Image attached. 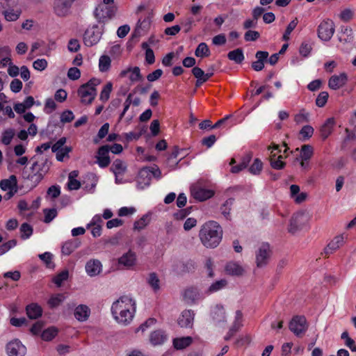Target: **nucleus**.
<instances>
[{
	"label": "nucleus",
	"instance_id": "nucleus-1",
	"mask_svg": "<svg viewBox=\"0 0 356 356\" xmlns=\"http://www.w3.org/2000/svg\"><path fill=\"white\" fill-rule=\"evenodd\" d=\"M136 312V302L129 296H124L114 302L111 307V312L114 318L120 323H129Z\"/></svg>",
	"mask_w": 356,
	"mask_h": 356
},
{
	"label": "nucleus",
	"instance_id": "nucleus-2",
	"mask_svg": "<svg viewBox=\"0 0 356 356\" xmlns=\"http://www.w3.org/2000/svg\"><path fill=\"white\" fill-rule=\"evenodd\" d=\"M199 236L201 242L205 247L214 248L221 241L222 229L218 222L209 221L202 226Z\"/></svg>",
	"mask_w": 356,
	"mask_h": 356
},
{
	"label": "nucleus",
	"instance_id": "nucleus-3",
	"mask_svg": "<svg viewBox=\"0 0 356 356\" xmlns=\"http://www.w3.org/2000/svg\"><path fill=\"white\" fill-rule=\"evenodd\" d=\"M100 83L97 79H91L78 89L79 96L83 104H90L97 95L96 86Z\"/></svg>",
	"mask_w": 356,
	"mask_h": 356
},
{
	"label": "nucleus",
	"instance_id": "nucleus-4",
	"mask_svg": "<svg viewBox=\"0 0 356 356\" xmlns=\"http://www.w3.org/2000/svg\"><path fill=\"white\" fill-rule=\"evenodd\" d=\"M49 168V164L47 159L40 164L38 161L33 163L31 170H32L33 175H26V172H23V177L33 181L35 178V181L38 183L43 179V174L47 172Z\"/></svg>",
	"mask_w": 356,
	"mask_h": 356
},
{
	"label": "nucleus",
	"instance_id": "nucleus-5",
	"mask_svg": "<svg viewBox=\"0 0 356 356\" xmlns=\"http://www.w3.org/2000/svg\"><path fill=\"white\" fill-rule=\"evenodd\" d=\"M102 32L98 25L88 28L83 34V43L87 47H92L98 43Z\"/></svg>",
	"mask_w": 356,
	"mask_h": 356
},
{
	"label": "nucleus",
	"instance_id": "nucleus-6",
	"mask_svg": "<svg viewBox=\"0 0 356 356\" xmlns=\"http://www.w3.org/2000/svg\"><path fill=\"white\" fill-rule=\"evenodd\" d=\"M115 7L105 4L98 5L94 12L95 17L99 23H106L115 15Z\"/></svg>",
	"mask_w": 356,
	"mask_h": 356
},
{
	"label": "nucleus",
	"instance_id": "nucleus-7",
	"mask_svg": "<svg viewBox=\"0 0 356 356\" xmlns=\"http://www.w3.org/2000/svg\"><path fill=\"white\" fill-rule=\"evenodd\" d=\"M272 254L268 243H262L256 252V264L258 268H264L268 264Z\"/></svg>",
	"mask_w": 356,
	"mask_h": 356
},
{
	"label": "nucleus",
	"instance_id": "nucleus-8",
	"mask_svg": "<svg viewBox=\"0 0 356 356\" xmlns=\"http://www.w3.org/2000/svg\"><path fill=\"white\" fill-rule=\"evenodd\" d=\"M318 38L323 41H329L334 33V24L329 19L322 21L317 29Z\"/></svg>",
	"mask_w": 356,
	"mask_h": 356
},
{
	"label": "nucleus",
	"instance_id": "nucleus-9",
	"mask_svg": "<svg viewBox=\"0 0 356 356\" xmlns=\"http://www.w3.org/2000/svg\"><path fill=\"white\" fill-rule=\"evenodd\" d=\"M289 330L297 337H302L307 330V320L303 316H295L289 323Z\"/></svg>",
	"mask_w": 356,
	"mask_h": 356
},
{
	"label": "nucleus",
	"instance_id": "nucleus-10",
	"mask_svg": "<svg viewBox=\"0 0 356 356\" xmlns=\"http://www.w3.org/2000/svg\"><path fill=\"white\" fill-rule=\"evenodd\" d=\"M6 353L8 356H24L26 348L18 339H14L6 345Z\"/></svg>",
	"mask_w": 356,
	"mask_h": 356
},
{
	"label": "nucleus",
	"instance_id": "nucleus-11",
	"mask_svg": "<svg viewBox=\"0 0 356 356\" xmlns=\"http://www.w3.org/2000/svg\"><path fill=\"white\" fill-rule=\"evenodd\" d=\"M192 196L199 201H204L211 197L214 193L211 190L202 188L199 184H194L191 187Z\"/></svg>",
	"mask_w": 356,
	"mask_h": 356
},
{
	"label": "nucleus",
	"instance_id": "nucleus-12",
	"mask_svg": "<svg viewBox=\"0 0 356 356\" xmlns=\"http://www.w3.org/2000/svg\"><path fill=\"white\" fill-rule=\"evenodd\" d=\"M195 313L191 309L184 310L179 316L177 323L181 327L191 328L193 327Z\"/></svg>",
	"mask_w": 356,
	"mask_h": 356
},
{
	"label": "nucleus",
	"instance_id": "nucleus-13",
	"mask_svg": "<svg viewBox=\"0 0 356 356\" xmlns=\"http://www.w3.org/2000/svg\"><path fill=\"white\" fill-rule=\"evenodd\" d=\"M305 220V216L304 213L298 212L295 213L290 220L289 232L291 234H295L297 231L300 230L303 226Z\"/></svg>",
	"mask_w": 356,
	"mask_h": 356
},
{
	"label": "nucleus",
	"instance_id": "nucleus-14",
	"mask_svg": "<svg viewBox=\"0 0 356 356\" xmlns=\"http://www.w3.org/2000/svg\"><path fill=\"white\" fill-rule=\"evenodd\" d=\"M348 81V76L345 72H342L339 75L332 76L328 81V86L330 89L337 90L346 84Z\"/></svg>",
	"mask_w": 356,
	"mask_h": 356
},
{
	"label": "nucleus",
	"instance_id": "nucleus-15",
	"mask_svg": "<svg viewBox=\"0 0 356 356\" xmlns=\"http://www.w3.org/2000/svg\"><path fill=\"white\" fill-rule=\"evenodd\" d=\"M109 145H106L100 147L97 152V163L100 168L107 167L110 162V157L108 156Z\"/></svg>",
	"mask_w": 356,
	"mask_h": 356
},
{
	"label": "nucleus",
	"instance_id": "nucleus-16",
	"mask_svg": "<svg viewBox=\"0 0 356 356\" xmlns=\"http://www.w3.org/2000/svg\"><path fill=\"white\" fill-rule=\"evenodd\" d=\"M86 271L90 277L98 275L102 270V265L98 259H90L86 264Z\"/></svg>",
	"mask_w": 356,
	"mask_h": 356
},
{
	"label": "nucleus",
	"instance_id": "nucleus-17",
	"mask_svg": "<svg viewBox=\"0 0 356 356\" xmlns=\"http://www.w3.org/2000/svg\"><path fill=\"white\" fill-rule=\"evenodd\" d=\"M136 263V255L135 252L129 250L127 252L123 254L118 259V264L123 266L126 268H131Z\"/></svg>",
	"mask_w": 356,
	"mask_h": 356
},
{
	"label": "nucleus",
	"instance_id": "nucleus-18",
	"mask_svg": "<svg viewBox=\"0 0 356 356\" xmlns=\"http://www.w3.org/2000/svg\"><path fill=\"white\" fill-rule=\"evenodd\" d=\"M81 245L79 238H73L63 243L61 247V252L63 255L68 256Z\"/></svg>",
	"mask_w": 356,
	"mask_h": 356
},
{
	"label": "nucleus",
	"instance_id": "nucleus-19",
	"mask_svg": "<svg viewBox=\"0 0 356 356\" xmlns=\"http://www.w3.org/2000/svg\"><path fill=\"white\" fill-rule=\"evenodd\" d=\"M255 57L257 60L252 62V68L257 72H259L264 67V62L267 60L268 52L265 51H258L255 54Z\"/></svg>",
	"mask_w": 356,
	"mask_h": 356
},
{
	"label": "nucleus",
	"instance_id": "nucleus-20",
	"mask_svg": "<svg viewBox=\"0 0 356 356\" xmlns=\"http://www.w3.org/2000/svg\"><path fill=\"white\" fill-rule=\"evenodd\" d=\"M72 6L61 0H54V11L58 17H65L68 15Z\"/></svg>",
	"mask_w": 356,
	"mask_h": 356
},
{
	"label": "nucleus",
	"instance_id": "nucleus-21",
	"mask_svg": "<svg viewBox=\"0 0 356 356\" xmlns=\"http://www.w3.org/2000/svg\"><path fill=\"white\" fill-rule=\"evenodd\" d=\"M183 297L186 303L193 304L200 298L198 289L195 287L187 288L184 291Z\"/></svg>",
	"mask_w": 356,
	"mask_h": 356
},
{
	"label": "nucleus",
	"instance_id": "nucleus-22",
	"mask_svg": "<svg viewBox=\"0 0 356 356\" xmlns=\"http://www.w3.org/2000/svg\"><path fill=\"white\" fill-rule=\"evenodd\" d=\"M344 243V238L342 235L337 236L325 248V254L329 255L337 250Z\"/></svg>",
	"mask_w": 356,
	"mask_h": 356
},
{
	"label": "nucleus",
	"instance_id": "nucleus-23",
	"mask_svg": "<svg viewBox=\"0 0 356 356\" xmlns=\"http://www.w3.org/2000/svg\"><path fill=\"white\" fill-rule=\"evenodd\" d=\"M90 314V309L86 305H80L77 306L74 310V317L79 321H86Z\"/></svg>",
	"mask_w": 356,
	"mask_h": 356
},
{
	"label": "nucleus",
	"instance_id": "nucleus-24",
	"mask_svg": "<svg viewBox=\"0 0 356 356\" xmlns=\"http://www.w3.org/2000/svg\"><path fill=\"white\" fill-rule=\"evenodd\" d=\"M334 125H335L334 118H330L321 126V129H320L321 136L323 140L326 139L332 134Z\"/></svg>",
	"mask_w": 356,
	"mask_h": 356
},
{
	"label": "nucleus",
	"instance_id": "nucleus-25",
	"mask_svg": "<svg viewBox=\"0 0 356 356\" xmlns=\"http://www.w3.org/2000/svg\"><path fill=\"white\" fill-rule=\"evenodd\" d=\"M150 26V19L149 17H145L144 19H139L134 30V35L139 36L144 34Z\"/></svg>",
	"mask_w": 356,
	"mask_h": 356
},
{
	"label": "nucleus",
	"instance_id": "nucleus-26",
	"mask_svg": "<svg viewBox=\"0 0 356 356\" xmlns=\"http://www.w3.org/2000/svg\"><path fill=\"white\" fill-rule=\"evenodd\" d=\"M26 310L28 317L31 319H36L40 317L42 314V307L36 303H31L27 305Z\"/></svg>",
	"mask_w": 356,
	"mask_h": 356
},
{
	"label": "nucleus",
	"instance_id": "nucleus-27",
	"mask_svg": "<svg viewBox=\"0 0 356 356\" xmlns=\"http://www.w3.org/2000/svg\"><path fill=\"white\" fill-rule=\"evenodd\" d=\"M211 317L215 323L225 321V311L222 306L216 305L211 312Z\"/></svg>",
	"mask_w": 356,
	"mask_h": 356
},
{
	"label": "nucleus",
	"instance_id": "nucleus-28",
	"mask_svg": "<svg viewBox=\"0 0 356 356\" xmlns=\"http://www.w3.org/2000/svg\"><path fill=\"white\" fill-rule=\"evenodd\" d=\"M17 180L15 175H10L8 179H2L0 181V188L3 191L17 189Z\"/></svg>",
	"mask_w": 356,
	"mask_h": 356
},
{
	"label": "nucleus",
	"instance_id": "nucleus-29",
	"mask_svg": "<svg viewBox=\"0 0 356 356\" xmlns=\"http://www.w3.org/2000/svg\"><path fill=\"white\" fill-rule=\"evenodd\" d=\"M225 271L228 275L240 276L243 275L244 270L238 263L229 262L225 266Z\"/></svg>",
	"mask_w": 356,
	"mask_h": 356
},
{
	"label": "nucleus",
	"instance_id": "nucleus-30",
	"mask_svg": "<svg viewBox=\"0 0 356 356\" xmlns=\"http://www.w3.org/2000/svg\"><path fill=\"white\" fill-rule=\"evenodd\" d=\"M252 154H247L242 158L241 161L238 165H234L232 167L230 170L231 172L233 174H236L242 171L243 169L246 168L248 166L252 159Z\"/></svg>",
	"mask_w": 356,
	"mask_h": 356
},
{
	"label": "nucleus",
	"instance_id": "nucleus-31",
	"mask_svg": "<svg viewBox=\"0 0 356 356\" xmlns=\"http://www.w3.org/2000/svg\"><path fill=\"white\" fill-rule=\"evenodd\" d=\"M150 170L147 168H142L138 173V184H143L145 186H148L151 181Z\"/></svg>",
	"mask_w": 356,
	"mask_h": 356
},
{
	"label": "nucleus",
	"instance_id": "nucleus-32",
	"mask_svg": "<svg viewBox=\"0 0 356 356\" xmlns=\"http://www.w3.org/2000/svg\"><path fill=\"white\" fill-rule=\"evenodd\" d=\"M167 339V337L162 330H156L151 333L149 340L153 345H161Z\"/></svg>",
	"mask_w": 356,
	"mask_h": 356
},
{
	"label": "nucleus",
	"instance_id": "nucleus-33",
	"mask_svg": "<svg viewBox=\"0 0 356 356\" xmlns=\"http://www.w3.org/2000/svg\"><path fill=\"white\" fill-rule=\"evenodd\" d=\"M110 170L114 173L115 177H118L125 172L127 166L122 161L116 159L113 161Z\"/></svg>",
	"mask_w": 356,
	"mask_h": 356
},
{
	"label": "nucleus",
	"instance_id": "nucleus-34",
	"mask_svg": "<svg viewBox=\"0 0 356 356\" xmlns=\"http://www.w3.org/2000/svg\"><path fill=\"white\" fill-rule=\"evenodd\" d=\"M227 58L237 64L241 63L245 58L243 49L238 48L233 51H230L227 54Z\"/></svg>",
	"mask_w": 356,
	"mask_h": 356
},
{
	"label": "nucleus",
	"instance_id": "nucleus-35",
	"mask_svg": "<svg viewBox=\"0 0 356 356\" xmlns=\"http://www.w3.org/2000/svg\"><path fill=\"white\" fill-rule=\"evenodd\" d=\"M192 341L193 339L191 337L176 338L173 340V346L177 350H181L191 345Z\"/></svg>",
	"mask_w": 356,
	"mask_h": 356
},
{
	"label": "nucleus",
	"instance_id": "nucleus-36",
	"mask_svg": "<svg viewBox=\"0 0 356 356\" xmlns=\"http://www.w3.org/2000/svg\"><path fill=\"white\" fill-rule=\"evenodd\" d=\"M147 282L154 292L160 289V280L155 273H151L148 275Z\"/></svg>",
	"mask_w": 356,
	"mask_h": 356
},
{
	"label": "nucleus",
	"instance_id": "nucleus-37",
	"mask_svg": "<svg viewBox=\"0 0 356 356\" xmlns=\"http://www.w3.org/2000/svg\"><path fill=\"white\" fill-rule=\"evenodd\" d=\"M298 24V20L296 17L290 22L282 35V40L287 42L290 40V35L291 32L296 29Z\"/></svg>",
	"mask_w": 356,
	"mask_h": 356
},
{
	"label": "nucleus",
	"instance_id": "nucleus-38",
	"mask_svg": "<svg viewBox=\"0 0 356 356\" xmlns=\"http://www.w3.org/2000/svg\"><path fill=\"white\" fill-rule=\"evenodd\" d=\"M195 55L197 57H207L210 55V50L205 42H201L195 49Z\"/></svg>",
	"mask_w": 356,
	"mask_h": 356
},
{
	"label": "nucleus",
	"instance_id": "nucleus-39",
	"mask_svg": "<svg viewBox=\"0 0 356 356\" xmlns=\"http://www.w3.org/2000/svg\"><path fill=\"white\" fill-rule=\"evenodd\" d=\"M227 284V282L225 279H222L220 280H218L213 283L208 289V293H216L222 289H224Z\"/></svg>",
	"mask_w": 356,
	"mask_h": 356
},
{
	"label": "nucleus",
	"instance_id": "nucleus-40",
	"mask_svg": "<svg viewBox=\"0 0 356 356\" xmlns=\"http://www.w3.org/2000/svg\"><path fill=\"white\" fill-rule=\"evenodd\" d=\"M342 35L339 36V40L343 42H350L353 40V32L352 29L348 26L341 27Z\"/></svg>",
	"mask_w": 356,
	"mask_h": 356
},
{
	"label": "nucleus",
	"instance_id": "nucleus-41",
	"mask_svg": "<svg viewBox=\"0 0 356 356\" xmlns=\"http://www.w3.org/2000/svg\"><path fill=\"white\" fill-rule=\"evenodd\" d=\"M313 155V147L309 145H304L301 147L300 159L303 161H309Z\"/></svg>",
	"mask_w": 356,
	"mask_h": 356
},
{
	"label": "nucleus",
	"instance_id": "nucleus-42",
	"mask_svg": "<svg viewBox=\"0 0 356 356\" xmlns=\"http://www.w3.org/2000/svg\"><path fill=\"white\" fill-rule=\"evenodd\" d=\"M263 163L259 159H255L253 163L250 165L248 170L254 175H258L262 170Z\"/></svg>",
	"mask_w": 356,
	"mask_h": 356
},
{
	"label": "nucleus",
	"instance_id": "nucleus-43",
	"mask_svg": "<svg viewBox=\"0 0 356 356\" xmlns=\"http://www.w3.org/2000/svg\"><path fill=\"white\" fill-rule=\"evenodd\" d=\"M65 296L63 294L58 293L52 296L48 300V305L51 308H55L58 307L63 300Z\"/></svg>",
	"mask_w": 356,
	"mask_h": 356
},
{
	"label": "nucleus",
	"instance_id": "nucleus-44",
	"mask_svg": "<svg viewBox=\"0 0 356 356\" xmlns=\"http://www.w3.org/2000/svg\"><path fill=\"white\" fill-rule=\"evenodd\" d=\"M15 136V131L13 129H7L3 133L1 136V142L6 145H8Z\"/></svg>",
	"mask_w": 356,
	"mask_h": 356
},
{
	"label": "nucleus",
	"instance_id": "nucleus-45",
	"mask_svg": "<svg viewBox=\"0 0 356 356\" xmlns=\"http://www.w3.org/2000/svg\"><path fill=\"white\" fill-rule=\"evenodd\" d=\"M21 238L22 239L29 238L33 234V227L28 223L24 222L20 227Z\"/></svg>",
	"mask_w": 356,
	"mask_h": 356
},
{
	"label": "nucleus",
	"instance_id": "nucleus-46",
	"mask_svg": "<svg viewBox=\"0 0 356 356\" xmlns=\"http://www.w3.org/2000/svg\"><path fill=\"white\" fill-rule=\"evenodd\" d=\"M57 332L58 330L55 327H49L42 332L41 337L44 341H51L56 336Z\"/></svg>",
	"mask_w": 356,
	"mask_h": 356
},
{
	"label": "nucleus",
	"instance_id": "nucleus-47",
	"mask_svg": "<svg viewBox=\"0 0 356 356\" xmlns=\"http://www.w3.org/2000/svg\"><path fill=\"white\" fill-rule=\"evenodd\" d=\"M111 58L108 56H102L99 60V68L101 72H106L111 67Z\"/></svg>",
	"mask_w": 356,
	"mask_h": 356
},
{
	"label": "nucleus",
	"instance_id": "nucleus-48",
	"mask_svg": "<svg viewBox=\"0 0 356 356\" xmlns=\"http://www.w3.org/2000/svg\"><path fill=\"white\" fill-rule=\"evenodd\" d=\"M234 199L229 198L220 207L221 213L226 218V219H229V218L231 207L234 203Z\"/></svg>",
	"mask_w": 356,
	"mask_h": 356
},
{
	"label": "nucleus",
	"instance_id": "nucleus-49",
	"mask_svg": "<svg viewBox=\"0 0 356 356\" xmlns=\"http://www.w3.org/2000/svg\"><path fill=\"white\" fill-rule=\"evenodd\" d=\"M112 88H113V85L111 82L107 83L104 86V88L102 89V90L100 93V97H99L100 100H102V102H106L109 99L110 93L111 92Z\"/></svg>",
	"mask_w": 356,
	"mask_h": 356
},
{
	"label": "nucleus",
	"instance_id": "nucleus-50",
	"mask_svg": "<svg viewBox=\"0 0 356 356\" xmlns=\"http://www.w3.org/2000/svg\"><path fill=\"white\" fill-rule=\"evenodd\" d=\"M69 277V272L67 270H64L58 273L53 280L54 282L57 286H60L62 283L67 280Z\"/></svg>",
	"mask_w": 356,
	"mask_h": 356
},
{
	"label": "nucleus",
	"instance_id": "nucleus-51",
	"mask_svg": "<svg viewBox=\"0 0 356 356\" xmlns=\"http://www.w3.org/2000/svg\"><path fill=\"white\" fill-rule=\"evenodd\" d=\"M39 258L45 264L47 268H53L54 264L52 262L53 255L49 252L38 255Z\"/></svg>",
	"mask_w": 356,
	"mask_h": 356
},
{
	"label": "nucleus",
	"instance_id": "nucleus-52",
	"mask_svg": "<svg viewBox=\"0 0 356 356\" xmlns=\"http://www.w3.org/2000/svg\"><path fill=\"white\" fill-rule=\"evenodd\" d=\"M329 97V94L326 91L321 92L316 99V104L318 107H323L325 104L327 103V99Z\"/></svg>",
	"mask_w": 356,
	"mask_h": 356
},
{
	"label": "nucleus",
	"instance_id": "nucleus-53",
	"mask_svg": "<svg viewBox=\"0 0 356 356\" xmlns=\"http://www.w3.org/2000/svg\"><path fill=\"white\" fill-rule=\"evenodd\" d=\"M16 244V240L13 239L0 245V256L7 252L12 248L15 247Z\"/></svg>",
	"mask_w": 356,
	"mask_h": 356
},
{
	"label": "nucleus",
	"instance_id": "nucleus-54",
	"mask_svg": "<svg viewBox=\"0 0 356 356\" xmlns=\"http://www.w3.org/2000/svg\"><path fill=\"white\" fill-rule=\"evenodd\" d=\"M149 223L147 216H143L138 220L136 221L134 225V229L135 230L140 231L144 229Z\"/></svg>",
	"mask_w": 356,
	"mask_h": 356
},
{
	"label": "nucleus",
	"instance_id": "nucleus-55",
	"mask_svg": "<svg viewBox=\"0 0 356 356\" xmlns=\"http://www.w3.org/2000/svg\"><path fill=\"white\" fill-rule=\"evenodd\" d=\"M283 156L280 155L277 159H270V165L275 170H281L284 168L286 163L282 161Z\"/></svg>",
	"mask_w": 356,
	"mask_h": 356
},
{
	"label": "nucleus",
	"instance_id": "nucleus-56",
	"mask_svg": "<svg viewBox=\"0 0 356 356\" xmlns=\"http://www.w3.org/2000/svg\"><path fill=\"white\" fill-rule=\"evenodd\" d=\"M44 222L49 223L56 216L57 211L56 209H44Z\"/></svg>",
	"mask_w": 356,
	"mask_h": 356
},
{
	"label": "nucleus",
	"instance_id": "nucleus-57",
	"mask_svg": "<svg viewBox=\"0 0 356 356\" xmlns=\"http://www.w3.org/2000/svg\"><path fill=\"white\" fill-rule=\"evenodd\" d=\"M131 74L129 76V79L132 82H136L138 81H140L142 79V75L140 74V70L138 67H131Z\"/></svg>",
	"mask_w": 356,
	"mask_h": 356
},
{
	"label": "nucleus",
	"instance_id": "nucleus-58",
	"mask_svg": "<svg viewBox=\"0 0 356 356\" xmlns=\"http://www.w3.org/2000/svg\"><path fill=\"white\" fill-rule=\"evenodd\" d=\"M314 134V129L312 127L309 126V125H305L304 126L300 131V134L301 135V136L304 138V139H307V138H309L310 137H312V136Z\"/></svg>",
	"mask_w": 356,
	"mask_h": 356
},
{
	"label": "nucleus",
	"instance_id": "nucleus-59",
	"mask_svg": "<svg viewBox=\"0 0 356 356\" xmlns=\"http://www.w3.org/2000/svg\"><path fill=\"white\" fill-rule=\"evenodd\" d=\"M56 108V104L51 98L46 100L44 111L46 113H51Z\"/></svg>",
	"mask_w": 356,
	"mask_h": 356
},
{
	"label": "nucleus",
	"instance_id": "nucleus-60",
	"mask_svg": "<svg viewBox=\"0 0 356 356\" xmlns=\"http://www.w3.org/2000/svg\"><path fill=\"white\" fill-rule=\"evenodd\" d=\"M47 193L48 196L51 197L52 199H55L60 195V188L59 186H51L48 188Z\"/></svg>",
	"mask_w": 356,
	"mask_h": 356
},
{
	"label": "nucleus",
	"instance_id": "nucleus-61",
	"mask_svg": "<svg viewBox=\"0 0 356 356\" xmlns=\"http://www.w3.org/2000/svg\"><path fill=\"white\" fill-rule=\"evenodd\" d=\"M67 76L71 80H73V81L77 80L81 76V72L76 67H71L69 69V70L67 72Z\"/></svg>",
	"mask_w": 356,
	"mask_h": 356
},
{
	"label": "nucleus",
	"instance_id": "nucleus-62",
	"mask_svg": "<svg viewBox=\"0 0 356 356\" xmlns=\"http://www.w3.org/2000/svg\"><path fill=\"white\" fill-rule=\"evenodd\" d=\"M260 37V34L257 31H248L244 35L245 41H255Z\"/></svg>",
	"mask_w": 356,
	"mask_h": 356
},
{
	"label": "nucleus",
	"instance_id": "nucleus-63",
	"mask_svg": "<svg viewBox=\"0 0 356 356\" xmlns=\"http://www.w3.org/2000/svg\"><path fill=\"white\" fill-rule=\"evenodd\" d=\"M5 19L9 22L16 21L19 17V13L14 10H6L3 13Z\"/></svg>",
	"mask_w": 356,
	"mask_h": 356
},
{
	"label": "nucleus",
	"instance_id": "nucleus-64",
	"mask_svg": "<svg viewBox=\"0 0 356 356\" xmlns=\"http://www.w3.org/2000/svg\"><path fill=\"white\" fill-rule=\"evenodd\" d=\"M33 67L36 70L42 71L47 67V61L44 58L37 59L33 62Z\"/></svg>",
	"mask_w": 356,
	"mask_h": 356
}]
</instances>
